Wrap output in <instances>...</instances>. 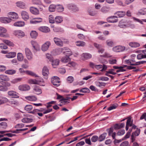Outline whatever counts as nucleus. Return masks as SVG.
Wrapping results in <instances>:
<instances>
[{
  "mask_svg": "<svg viewBox=\"0 0 146 146\" xmlns=\"http://www.w3.org/2000/svg\"><path fill=\"white\" fill-rule=\"evenodd\" d=\"M60 78L57 76H54L51 78V82L54 86L58 87L60 86Z\"/></svg>",
  "mask_w": 146,
  "mask_h": 146,
  "instance_id": "f257e3e1",
  "label": "nucleus"
},
{
  "mask_svg": "<svg viewBox=\"0 0 146 146\" xmlns=\"http://www.w3.org/2000/svg\"><path fill=\"white\" fill-rule=\"evenodd\" d=\"M25 52L26 56L29 60H31L33 59V54L30 50L27 48L25 49Z\"/></svg>",
  "mask_w": 146,
  "mask_h": 146,
  "instance_id": "f03ea898",
  "label": "nucleus"
},
{
  "mask_svg": "<svg viewBox=\"0 0 146 146\" xmlns=\"http://www.w3.org/2000/svg\"><path fill=\"white\" fill-rule=\"evenodd\" d=\"M8 95L12 98H19V94L13 90H10L7 92Z\"/></svg>",
  "mask_w": 146,
  "mask_h": 146,
  "instance_id": "7ed1b4c3",
  "label": "nucleus"
},
{
  "mask_svg": "<svg viewBox=\"0 0 146 146\" xmlns=\"http://www.w3.org/2000/svg\"><path fill=\"white\" fill-rule=\"evenodd\" d=\"M107 21L109 23H114L118 21L117 17L113 16L108 17L107 19Z\"/></svg>",
  "mask_w": 146,
  "mask_h": 146,
  "instance_id": "20e7f679",
  "label": "nucleus"
},
{
  "mask_svg": "<svg viewBox=\"0 0 146 146\" xmlns=\"http://www.w3.org/2000/svg\"><path fill=\"white\" fill-rule=\"evenodd\" d=\"M125 49V48L124 46H119L113 48V50L115 52H119L123 51Z\"/></svg>",
  "mask_w": 146,
  "mask_h": 146,
  "instance_id": "39448f33",
  "label": "nucleus"
},
{
  "mask_svg": "<svg viewBox=\"0 0 146 146\" xmlns=\"http://www.w3.org/2000/svg\"><path fill=\"white\" fill-rule=\"evenodd\" d=\"M53 40L54 42L57 45L60 47L63 46V41L57 37H54Z\"/></svg>",
  "mask_w": 146,
  "mask_h": 146,
  "instance_id": "423d86ee",
  "label": "nucleus"
},
{
  "mask_svg": "<svg viewBox=\"0 0 146 146\" xmlns=\"http://www.w3.org/2000/svg\"><path fill=\"white\" fill-rule=\"evenodd\" d=\"M18 88L21 91H26L30 90V87L27 85L24 84L19 86Z\"/></svg>",
  "mask_w": 146,
  "mask_h": 146,
  "instance_id": "0eeeda50",
  "label": "nucleus"
},
{
  "mask_svg": "<svg viewBox=\"0 0 146 146\" xmlns=\"http://www.w3.org/2000/svg\"><path fill=\"white\" fill-rule=\"evenodd\" d=\"M94 46L98 50L99 53H102L104 51V49L102 48L101 45L98 44L96 43H94Z\"/></svg>",
  "mask_w": 146,
  "mask_h": 146,
  "instance_id": "6e6552de",
  "label": "nucleus"
},
{
  "mask_svg": "<svg viewBox=\"0 0 146 146\" xmlns=\"http://www.w3.org/2000/svg\"><path fill=\"white\" fill-rule=\"evenodd\" d=\"M50 43L49 41H47L42 46L41 49L42 51H45L47 50L50 45Z\"/></svg>",
  "mask_w": 146,
  "mask_h": 146,
  "instance_id": "1a4fd4ad",
  "label": "nucleus"
},
{
  "mask_svg": "<svg viewBox=\"0 0 146 146\" xmlns=\"http://www.w3.org/2000/svg\"><path fill=\"white\" fill-rule=\"evenodd\" d=\"M11 19L9 17H0V21L3 23H9L11 21Z\"/></svg>",
  "mask_w": 146,
  "mask_h": 146,
  "instance_id": "9d476101",
  "label": "nucleus"
},
{
  "mask_svg": "<svg viewBox=\"0 0 146 146\" xmlns=\"http://www.w3.org/2000/svg\"><path fill=\"white\" fill-rule=\"evenodd\" d=\"M49 72L46 66H44L42 69V74L44 76H45V77L46 79H47Z\"/></svg>",
  "mask_w": 146,
  "mask_h": 146,
  "instance_id": "9b49d317",
  "label": "nucleus"
},
{
  "mask_svg": "<svg viewBox=\"0 0 146 146\" xmlns=\"http://www.w3.org/2000/svg\"><path fill=\"white\" fill-rule=\"evenodd\" d=\"M38 29L40 31L44 33H47L50 31L49 28L46 26L41 27Z\"/></svg>",
  "mask_w": 146,
  "mask_h": 146,
  "instance_id": "f8f14e48",
  "label": "nucleus"
},
{
  "mask_svg": "<svg viewBox=\"0 0 146 146\" xmlns=\"http://www.w3.org/2000/svg\"><path fill=\"white\" fill-rule=\"evenodd\" d=\"M22 17L25 21H27L29 19V15L28 13L26 11H23L21 13Z\"/></svg>",
  "mask_w": 146,
  "mask_h": 146,
  "instance_id": "ddd939ff",
  "label": "nucleus"
},
{
  "mask_svg": "<svg viewBox=\"0 0 146 146\" xmlns=\"http://www.w3.org/2000/svg\"><path fill=\"white\" fill-rule=\"evenodd\" d=\"M9 17L13 19H17L19 18L18 16L17 13L14 12H10L8 13Z\"/></svg>",
  "mask_w": 146,
  "mask_h": 146,
  "instance_id": "4468645a",
  "label": "nucleus"
},
{
  "mask_svg": "<svg viewBox=\"0 0 146 146\" xmlns=\"http://www.w3.org/2000/svg\"><path fill=\"white\" fill-rule=\"evenodd\" d=\"M42 20V19L40 18H35L31 20L30 22L31 24H36L41 22Z\"/></svg>",
  "mask_w": 146,
  "mask_h": 146,
  "instance_id": "2eb2a0df",
  "label": "nucleus"
},
{
  "mask_svg": "<svg viewBox=\"0 0 146 146\" xmlns=\"http://www.w3.org/2000/svg\"><path fill=\"white\" fill-rule=\"evenodd\" d=\"M40 82H44V81L42 79L41 80H36L35 79H30L29 80V82L30 84H39Z\"/></svg>",
  "mask_w": 146,
  "mask_h": 146,
  "instance_id": "dca6fc26",
  "label": "nucleus"
},
{
  "mask_svg": "<svg viewBox=\"0 0 146 146\" xmlns=\"http://www.w3.org/2000/svg\"><path fill=\"white\" fill-rule=\"evenodd\" d=\"M33 90L36 92V94L37 95L41 94L42 93V90L39 86H35L33 88Z\"/></svg>",
  "mask_w": 146,
  "mask_h": 146,
  "instance_id": "f3484780",
  "label": "nucleus"
},
{
  "mask_svg": "<svg viewBox=\"0 0 146 146\" xmlns=\"http://www.w3.org/2000/svg\"><path fill=\"white\" fill-rule=\"evenodd\" d=\"M25 22L22 21H18L13 24V25L15 27H21L24 26Z\"/></svg>",
  "mask_w": 146,
  "mask_h": 146,
  "instance_id": "a211bd4d",
  "label": "nucleus"
},
{
  "mask_svg": "<svg viewBox=\"0 0 146 146\" xmlns=\"http://www.w3.org/2000/svg\"><path fill=\"white\" fill-rule=\"evenodd\" d=\"M82 56L83 57L82 58L83 60H87L90 58L92 57V55L88 53H84L82 55Z\"/></svg>",
  "mask_w": 146,
  "mask_h": 146,
  "instance_id": "6ab92c4d",
  "label": "nucleus"
},
{
  "mask_svg": "<svg viewBox=\"0 0 146 146\" xmlns=\"http://www.w3.org/2000/svg\"><path fill=\"white\" fill-rule=\"evenodd\" d=\"M132 122H131V118H128L127 120L125 129L127 131L129 129V126L131 127L132 125Z\"/></svg>",
  "mask_w": 146,
  "mask_h": 146,
  "instance_id": "aec40b11",
  "label": "nucleus"
},
{
  "mask_svg": "<svg viewBox=\"0 0 146 146\" xmlns=\"http://www.w3.org/2000/svg\"><path fill=\"white\" fill-rule=\"evenodd\" d=\"M55 21L57 23H61L63 21V18L60 16H56L55 18Z\"/></svg>",
  "mask_w": 146,
  "mask_h": 146,
  "instance_id": "412c9836",
  "label": "nucleus"
},
{
  "mask_svg": "<svg viewBox=\"0 0 146 146\" xmlns=\"http://www.w3.org/2000/svg\"><path fill=\"white\" fill-rule=\"evenodd\" d=\"M27 100L30 101H35L37 100V98L33 96H30L25 97Z\"/></svg>",
  "mask_w": 146,
  "mask_h": 146,
  "instance_id": "4be33fe9",
  "label": "nucleus"
},
{
  "mask_svg": "<svg viewBox=\"0 0 146 146\" xmlns=\"http://www.w3.org/2000/svg\"><path fill=\"white\" fill-rule=\"evenodd\" d=\"M59 60L58 59H56L54 60H53L52 62V64L53 68H55L56 66L58 65L59 63Z\"/></svg>",
  "mask_w": 146,
  "mask_h": 146,
  "instance_id": "5701e85b",
  "label": "nucleus"
},
{
  "mask_svg": "<svg viewBox=\"0 0 146 146\" xmlns=\"http://www.w3.org/2000/svg\"><path fill=\"white\" fill-rule=\"evenodd\" d=\"M14 34L20 36H24L25 35L24 33L21 31H14Z\"/></svg>",
  "mask_w": 146,
  "mask_h": 146,
  "instance_id": "b1692460",
  "label": "nucleus"
},
{
  "mask_svg": "<svg viewBox=\"0 0 146 146\" xmlns=\"http://www.w3.org/2000/svg\"><path fill=\"white\" fill-rule=\"evenodd\" d=\"M16 55L15 52H11L9 53L6 55V57L8 58H11L14 57Z\"/></svg>",
  "mask_w": 146,
  "mask_h": 146,
  "instance_id": "393cba45",
  "label": "nucleus"
},
{
  "mask_svg": "<svg viewBox=\"0 0 146 146\" xmlns=\"http://www.w3.org/2000/svg\"><path fill=\"white\" fill-rule=\"evenodd\" d=\"M0 79L5 81H8L10 80L9 78L7 76L3 74L0 75Z\"/></svg>",
  "mask_w": 146,
  "mask_h": 146,
  "instance_id": "a878e982",
  "label": "nucleus"
},
{
  "mask_svg": "<svg viewBox=\"0 0 146 146\" xmlns=\"http://www.w3.org/2000/svg\"><path fill=\"white\" fill-rule=\"evenodd\" d=\"M33 120L32 118H24L21 119L22 122L24 123L31 122L33 121Z\"/></svg>",
  "mask_w": 146,
  "mask_h": 146,
  "instance_id": "bb28decb",
  "label": "nucleus"
},
{
  "mask_svg": "<svg viewBox=\"0 0 146 146\" xmlns=\"http://www.w3.org/2000/svg\"><path fill=\"white\" fill-rule=\"evenodd\" d=\"M115 14H116L118 16V17H121L124 16L125 15V13L123 11H119L117 12Z\"/></svg>",
  "mask_w": 146,
  "mask_h": 146,
  "instance_id": "cd10ccee",
  "label": "nucleus"
},
{
  "mask_svg": "<svg viewBox=\"0 0 146 146\" xmlns=\"http://www.w3.org/2000/svg\"><path fill=\"white\" fill-rule=\"evenodd\" d=\"M2 41L4 43L10 46H14V44L13 43L9 40L3 39H2Z\"/></svg>",
  "mask_w": 146,
  "mask_h": 146,
  "instance_id": "c85d7f7f",
  "label": "nucleus"
},
{
  "mask_svg": "<svg viewBox=\"0 0 146 146\" xmlns=\"http://www.w3.org/2000/svg\"><path fill=\"white\" fill-rule=\"evenodd\" d=\"M76 45L79 46H84L86 45L85 42L82 41H78L76 42Z\"/></svg>",
  "mask_w": 146,
  "mask_h": 146,
  "instance_id": "c756f323",
  "label": "nucleus"
},
{
  "mask_svg": "<svg viewBox=\"0 0 146 146\" xmlns=\"http://www.w3.org/2000/svg\"><path fill=\"white\" fill-rule=\"evenodd\" d=\"M106 135L107 133H106L101 134L99 137V141L101 142L103 141L105 139Z\"/></svg>",
  "mask_w": 146,
  "mask_h": 146,
  "instance_id": "7c9ffc66",
  "label": "nucleus"
},
{
  "mask_svg": "<svg viewBox=\"0 0 146 146\" xmlns=\"http://www.w3.org/2000/svg\"><path fill=\"white\" fill-rule=\"evenodd\" d=\"M16 71L13 69L7 70L5 71V74H9L12 75L15 73Z\"/></svg>",
  "mask_w": 146,
  "mask_h": 146,
  "instance_id": "2f4dec72",
  "label": "nucleus"
},
{
  "mask_svg": "<svg viewBox=\"0 0 146 146\" xmlns=\"http://www.w3.org/2000/svg\"><path fill=\"white\" fill-rule=\"evenodd\" d=\"M88 12L91 16H94L97 13V11L95 10H88Z\"/></svg>",
  "mask_w": 146,
  "mask_h": 146,
  "instance_id": "473e14b6",
  "label": "nucleus"
},
{
  "mask_svg": "<svg viewBox=\"0 0 146 146\" xmlns=\"http://www.w3.org/2000/svg\"><path fill=\"white\" fill-rule=\"evenodd\" d=\"M70 59L69 57L68 56H65L62 57L61 61L62 62L64 63H66L69 62L70 61Z\"/></svg>",
  "mask_w": 146,
  "mask_h": 146,
  "instance_id": "72a5a7b5",
  "label": "nucleus"
},
{
  "mask_svg": "<svg viewBox=\"0 0 146 146\" xmlns=\"http://www.w3.org/2000/svg\"><path fill=\"white\" fill-rule=\"evenodd\" d=\"M17 58L19 61H22L24 58L23 54L21 53H18L17 54Z\"/></svg>",
  "mask_w": 146,
  "mask_h": 146,
  "instance_id": "f704fd0d",
  "label": "nucleus"
},
{
  "mask_svg": "<svg viewBox=\"0 0 146 146\" xmlns=\"http://www.w3.org/2000/svg\"><path fill=\"white\" fill-rule=\"evenodd\" d=\"M30 34L31 37L33 38H36L38 35L37 33L35 31H32Z\"/></svg>",
  "mask_w": 146,
  "mask_h": 146,
  "instance_id": "c9c22d12",
  "label": "nucleus"
},
{
  "mask_svg": "<svg viewBox=\"0 0 146 146\" xmlns=\"http://www.w3.org/2000/svg\"><path fill=\"white\" fill-rule=\"evenodd\" d=\"M129 45L132 47H137L140 46L139 44L137 42H130Z\"/></svg>",
  "mask_w": 146,
  "mask_h": 146,
  "instance_id": "e433bc0d",
  "label": "nucleus"
},
{
  "mask_svg": "<svg viewBox=\"0 0 146 146\" xmlns=\"http://www.w3.org/2000/svg\"><path fill=\"white\" fill-rule=\"evenodd\" d=\"M17 5L21 8H24L25 6L24 3L21 1H19L16 3Z\"/></svg>",
  "mask_w": 146,
  "mask_h": 146,
  "instance_id": "4c0bfd02",
  "label": "nucleus"
},
{
  "mask_svg": "<svg viewBox=\"0 0 146 146\" xmlns=\"http://www.w3.org/2000/svg\"><path fill=\"white\" fill-rule=\"evenodd\" d=\"M7 126V124L5 122H2L0 123V128L1 129H6Z\"/></svg>",
  "mask_w": 146,
  "mask_h": 146,
  "instance_id": "58836bf2",
  "label": "nucleus"
},
{
  "mask_svg": "<svg viewBox=\"0 0 146 146\" xmlns=\"http://www.w3.org/2000/svg\"><path fill=\"white\" fill-rule=\"evenodd\" d=\"M118 106L117 104H113L112 106L108 108V111H110L112 110L116 109Z\"/></svg>",
  "mask_w": 146,
  "mask_h": 146,
  "instance_id": "ea45409f",
  "label": "nucleus"
},
{
  "mask_svg": "<svg viewBox=\"0 0 146 146\" xmlns=\"http://www.w3.org/2000/svg\"><path fill=\"white\" fill-rule=\"evenodd\" d=\"M33 108V106L31 105H28L26 106L25 107V110L27 111H29L31 110Z\"/></svg>",
  "mask_w": 146,
  "mask_h": 146,
  "instance_id": "a19ab883",
  "label": "nucleus"
},
{
  "mask_svg": "<svg viewBox=\"0 0 146 146\" xmlns=\"http://www.w3.org/2000/svg\"><path fill=\"white\" fill-rule=\"evenodd\" d=\"M91 140L92 142H95L99 141V137L97 135H94L91 138Z\"/></svg>",
  "mask_w": 146,
  "mask_h": 146,
  "instance_id": "79ce46f5",
  "label": "nucleus"
},
{
  "mask_svg": "<svg viewBox=\"0 0 146 146\" xmlns=\"http://www.w3.org/2000/svg\"><path fill=\"white\" fill-rule=\"evenodd\" d=\"M118 26L120 28H123L124 27H128V25L127 24H123L122 21H121L119 23Z\"/></svg>",
  "mask_w": 146,
  "mask_h": 146,
  "instance_id": "37998d69",
  "label": "nucleus"
},
{
  "mask_svg": "<svg viewBox=\"0 0 146 146\" xmlns=\"http://www.w3.org/2000/svg\"><path fill=\"white\" fill-rule=\"evenodd\" d=\"M8 100L5 97H3L1 100L0 99V105L7 102Z\"/></svg>",
  "mask_w": 146,
  "mask_h": 146,
  "instance_id": "c03bdc74",
  "label": "nucleus"
},
{
  "mask_svg": "<svg viewBox=\"0 0 146 146\" xmlns=\"http://www.w3.org/2000/svg\"><path fill=\"white\" fill-rule=\"evenodd\" d=\"M22 78H18L15 79L11 81V82L13 84H15L18 82L21 81Z\"/></svg>",
  "mask_w": 146,
  "mask_h": 146,
  "instance_id": "a18cd8bd",
  "label": "nucleus"
},
{
  "mask_svg": "<svg viewBox=\"0 0 146 146\" xmlns=\"http://www.w3.org/2000/svg\"><path fill=\"white\" fill-rule=\"evenodd\" d=\"M68 8L69 9H75L77 8L76 6L73 4H69L68 5Z\"/></svg>",
  "mask_w": 146,
  "mask_h": 146,
  "instance_id": "49530a36",
  "label": "nucleus"
},
{
  "mask_svg": "<svg viewBox=\"0 0 146 146\" xmlns=\"http://www.w3.org/2000/svg\"><path fill=\"white\" fill-rule=\"evenodd\" d=\"M106 42L107 45L109 46L112 47L114 44V42L110 40H107Z\"/></svg>",
  "mask_w": 146,
  "mask_h": 146,
  "instance_id": "de8ad7c7",
  "label": "nucleus"
},
{
  "mask_svg": "<svg viewBox=\"0 0 146 146\" xmlns=\"http://www.w3.org/2000/svg\"><path fill=\"white\" fill-rule=\"evenodd\" d=\"M106 131H108V135L109 136H110L112 133H113V127H110L109 129H106Z\"/></svg>",
  "mask_w": 146,
  "mask_h": 146,
  "instance_id": "09e8293b",
  "label": "nucleus"
},
{
  "mask_svg": "<svg viewBox=\"0 0 146 146\" xmlns=\"http://www.w3.org/2000/svg\"><path fill=\"white\" fill-rule=\"evenodd\" d=\"M2 84L6 88H7V87H9L11 86L10 83L7 81L6 82H3L2 83Z\"/></svg>",
  "mask_w": 146,
  "mask_h": 146,
  "instance_id": "8fccbe9b",
  "label": "nucleus"
},
{
  "mask_svg": "<svg viewBox=\"0 0 146 146\" xmlns=\"http://www.w3.org/2000/svg\"><path fill=\"white\" fill-rule=\"evenodd\" d=\"M140 132V129L137 128V130H136L132 134L133 135L135 136H137L139 134Z\"/></svg>",
  "mask_w": 146,
  "mask_h": 146,
  "instance_id": "3c124183",
  "label": "nucleus"
},
{
  "mask_svg": "<svg viewBox=\"0 0 146 146\" xmlns=\"http://www.w3.org/2000/svg\"><path fill=\"white\" fill-rule=\"evenodd\" d=\"M8 88L3 85H0V91H6L8 90Z\"/></svg>",
  "mask_w": 146,
  "mask_h": 146,
  "instance_id": "603ef678",
  "label": "nucleus"
},
{
  "mask_svg": "<svg viewBox=\"0 0 146 146\" xmlns=\"http://www.w3.org/2000/svg\"><path fill=\"white\" fill-rule=\"evenodd\" d=\"M78 38L82 40H84L85 39V36L83 34H79L77 35Z\"/></svg>",
  "mask_w": 146,
  "mask_h": 146,
  "instance_id": "864d4df0",
  "label": "nucleus"
},
{
  "mask_svg": "<svg viewBox=\"0 0 146 146\" xmlns=\"http://www.w3.org/2000/svg\"><path fill=\"white\" fill-rule=\"evenodd\" d=\"M26 72L28 74L31 75L32 76H35V77H38V76L36 75V74L32 71H27Z\"/></svg>",
  "mask_w": 146,
  "mask_h": 146,
  "instance_id": "5fc2aeb1",
  "label": "nucleus"
},
{
  "mask_svg": "<svg viewBox=\"0 0 146 146\" xmlns=\"http://www.w3.org/2000/svg\"><path fill=\"white\" fill-rule=\"evenodd\" d=\"M31 12L33 14L35 15H37L39 14V11L38 10H30Z\"/></svg>",
  "mask_w": 146,
  "mask_h": 146,
  "instance_id": "6e6d98bb",
  "label": "nucleus"
},
{
  "mask_svg": "<svg viewBox=\"0 0 146 146\" xmlns=\"http://www.w3.org/2000/svg\"><path fill=\"white\" fill-rule=\"evenodd\" d=\"M125 133V131L124 130H121L118 131L117 133V135H123Z\"/></svg>",
  "mask_w": 146,
  "mask_h": 146,
  "instance_id": "4d7b16f0",
  "label": "nucleus"
},
{
  "mask_svg": "<svg viewBox=\"0 0 146 146\" xmlns=\"http://www.w3.org/2000/svg\"><path fill=\"white\" fill-rule=\"evenodd\" d=\"M58 72L60 74H64L66 72V70L64 68H60L59 69Z\"/></svg>",
  "mask_w": 146,
  "mask_h": 146,
  "instance_id": "13d9d810",
  "label": "nucleus"
},
{
  "mask_svg": "<svg viewBox=\"0 0 146 146\" xmlns=\"http://www.w3.org/2000/svg\"><path fill=\"white\" fill-rule=\"evenodd\" d=\"M109 78L105 76H102L99 78V80H102V81H108L109 80Z\"/></svg>",
  "mask_w": 146,
  "mask_h": 146,
  "instance_id": "bf43d9fd",
  "label": "nucleus"
},
{
  "mask_svg": "<svg viewBox=\"0 0 146 146\" xmlns=\"http://www.w3.org/2000/svg\"><path fill=\"white\" fill-rule=\"evenodd\" d=\"M128 144V142L127 141H125L122 142L120 144V146H127Z\"/></svg>",
  "mask_w": 146,
  "mask_h": 146,
  "instance_id": "052dcab7",
  "label": "nucleus"
},
{
  "mask_svg": "<svg viewBox=\"0 0 146 146\" xmlns=\"http://www.w3.org/2000/svg\"><path fill=\"white\" fill-rule=\"evenodd\" d=\"M90 88L92 91L95 92H98V89L95 87L93 85L91 86L90 87Z\"/></svg>",
  "mask_w": 146,
  "mask_h": 146,
  "instance_id": "680f3d73",
  "label": "nucleus"
},
{
  "mask_svg": "<svg viewBox=\"0 0 146 146\" xmlns=\"http://www.w3.org/2000/svg\"><path fill=\"white\" fill-rule=\"evenodd\" d=\"M7 31L6 29L2 27H0V32L1 33H5Z\"/></svg>",
  "mask_w": 146,
  "mask_h": 146,
  "instance_id": "e2e57ef3",
  "label": "nucleus"
},
{
  "mask_svg": "<svg viewBox=\"0 0 146 146\" xmlns=\"http://www.w3.org/2000/svg\"><path fill=\"white\" fill-rule=\"evenodd\" d=\"M109 62L111 64H113L116 63L117 60L116 59H111L109 60Z\"/></svg>",
  "mask_w": 146,
  "mask_h": 146,
  "instance_id": "0e129e2a",
  "label": "nucleus"
},
{
  "mask_svg": "<svg viewBox=\"0 0 146 146\" xmlns=\"http://www.w3.org/2000/svg\"><path fill=\"white\" fill-rule=\"evenodd\" d=\"M127 25H128V27H130L132 28H133L135 27L134 24L132 23L131 22H128V24Z\"/></svg>",
  "mask_w": 146,
  "mask_h": 146,
  "instance_id": "69168bd1",
  "label": "nucleus"
},
{
  "mask_svg": "<svg viewBox=\"0 0 146 146\" xmlns=\"http://www.w3.org/2000/svg\"><path fill=\"white\" fill-rule=\"evenodd\" d=\"M67 80L70 83L72 82L74 80V78L72 76H69L67 78Z\"/></svg>",
  "mask_w": 146,
  "mask_h": 146,
  "instance_id": "338daca9",
  "label": "nucleus"
},
{
  "mask_svg": "<svg viewBox=\"0 0 146 146\" xmlns=\"http://www.w3.org/2000/svg\"><path fill=\"white\" fill-rule=\"evenodd\" d=\"M24 125L23 123L18 124L15 126V127L16 128H22L24 126Z\"/></svg>",
  "mask_w": 146,
  "mask_h": 146,
  "instance_id": "774afa93",
  "label": "nucleus"
}]
</instances>
